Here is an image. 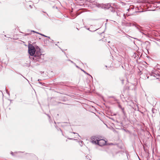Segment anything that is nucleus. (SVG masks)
<instances>
[{
  "label": "nucleus",
  "instance_id": "20e7f679",
  "mask_svg": "<svg viewBox=\"0 0 160 160\" xmlns=\"http://www.w3.org/2000/svg\"><path fill=\"white\" fill-rule=\"evenodd\" d=\"M32 31L33 32H36V33H38V32H35V31Z\"/></svg>",
  "mask_w": 160,
  "mask_h": 160
},
{
  "label": "nucleus",
  "instance_id": "f257e3e1",
  "mask_svg": "<svg viewBox=\"0 0 160 160\" xmlns=\"http://www.w3.org/2000/svg\"><path fill=\"white\" fill-rule=\"evenodd\" d=\"M91 142L93 144H97L100 146L105 145L106 141L99 138L92 137L91 138Z\"/></svg>",
  "mask_w": 160,
  "mask_h": 160
},
{
  "label": "nucleus",
  "instance_id": "7ed1b4c3",
  "mask_svg": "<svg viewBox=\"0 0 160 160\" xmlns=\"http://www.w3.org/2000/svg\"><path fill=\"white\" fill-rule=\"evenodd\" d=\"M107 6L108 7H104V8H105L108 9L110 7V5L109 4H107Z\"/></svg>",
  "mask_w": 160,
  "mask_h": 160
},
{
  "label": "nucleus",
  "instance_id": "39448f33",
  "mask_svg": "<svg viewBox=\"0 0 160 160\" xmlns=\"http://www.w3.org/2000/svg\"><path fill=\"white\" fill-rule=\"evenodd\" d=\"M41 35H42L43 36H45V37H46V36H45V35H42V34H41Z\"/></svg>",
  "mask_w": 160,
  "mask_h": 160
},
{
  "label": "nucleus",
  "instance_id": "423d86ee",
  "mask_svg": "<svg viewBox=\"0 0 160 160\" xmlns=\"http://www.w3.org/2000/svg\"><path fill=\"white\" fill-rule=\"evenodd\" d=\"M83 72H84L85 73H86L85 71H83ZM87 74H88V73H87Z\"/></svg>",
  "mask_w": 160,
  "mask_h": 160
},
{
  "label": "nucleus",
  "instance_id": "f03ea898",
  "mask_svg": "<svg viewBox=\"0 0 160 160\" xmlns=\"http://www.w3.org/2000/svg\"><path fill=\"white\" fill-rule=\"evenodd\" d=\"M36 50L32 44H29L28 46V52L31 56H34L35 54Z\"/></svg>",
  "mask_w": 160,
  "mask_h": 160
}]
</instances>
